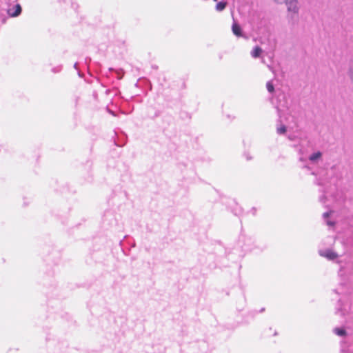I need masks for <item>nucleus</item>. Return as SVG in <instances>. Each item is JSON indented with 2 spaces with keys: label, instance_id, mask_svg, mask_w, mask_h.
<instances>
[{
  "label": "nucleus",
  "instance_id": "obj_1",
  "mask_svg": "<svg viewBox=\"0 0 353 353\" xmlns=\"http://www.w3.org/2000/svg\"><path fill=\"white\" fill-rule=\"evenodd\" d=\"M288 9L290 12L294 13L298 12L297 1L296 0H288L287 1Z\"/></svg>",
  "mask_w": 353,
  "mask_h": 353
},
{
  "label": "nucleus",
  "instance_id": "obj_2",
  "mask_svg": "<svg viewBox=\"0 0 353 353\" xmlns=\"http://www.w3.org/2000/svg\"><path fill=\"white\" fill-rule=\"evenodd\" d=\"M21 12V7L19 4H17L14 8V11L12 12L11 9L8 10V13L12 17H15L19 16Z\"/></svg>",
  "mask_w": 353,
  "mask_h": 353
},
{
  "label": "nucleus",
  "instance_id": "obj_3",
  "mask_svg": "<svg viewBox=\"0 0 353 353\" xmlns=\"http://www.w3.org/2000/svg\"><path fill=\"white\" fill-rule=\"evenodd\" d=\"M232 30L234 34H235L236 37H239L242 36L241 28L236 22L233 23L232 26Z\"/></svg>",
  "mask_w": 353,
  "mask_h": 353
},
{
  "label": "nucleus",
  "instance_id": "obj_4",
  "mask_svg": "<svg viewBox=\"0 0 353 353\" xmlns=\"http://www.w3.org/2000/svg\"><path fill=\"white\" fill-rule=\"evenodd\" d=\"M263 50L259 46H256L251 52L252 57L258 58L261 56Z\"/></svg>",
  "mask_w": 353,
  "mask_h": 353
},
{
  "label": "nucleus",
  "instance_id": "obj_5",
  "mask_svg": "<svg viewBox=\"0 0 353 353\" xmlns=\"http://www.w3.org/2000/svg\"><path fill=\"white\" fill-rule=\"evenodd\" d=\"M226 6H227V3L226 2H223V1L219 2L216 5V9L218 11H222V10H223L225 8Z\"/></svg>",
  "mask_w": 353,
  "mask_h": 353
},
{
  "label": "nucleus",
  "instance_id": "obj_6",
  "mask_svg": "<svg viewBox=\"0 0 353 353\" xmlns=\"http://www.w3.org/2000/svg\"><path fill=\"white\" fill-rule=\"evenodd\" d=\"M325 256L330 259H335L337 257V254L332 251L327 252Z\"/></svg>",
  "mask_w": 353,
  "mask_h": 353
},
{
  "label": "nucleus",
  "instance_id": "obj_7",
  "mask_svg": "<svg viewBox=\"0 0 353 353\" xmlns=\"http://www.w3.org/2000/svg\"><path fill=\"white\" fill-rule=\"evenodd\" d=\"M321 157V153L320 152H316V153L312 154L310 157L309 159H310V161H315V160H316L317 159H319Z\"/></svg>",
  "mask_w": 353,
  "mask_h": 353
},
{
  "label": "nucleus",
  "instance_id": "obj_8",
  "mask_svg": "<svg viewBox=\"0 0 353 353\" xmlns=\"http://www.w3.org/2000/svg\"><path fill=\"white\" fill-rule=\"evenodd\" d=\"M334 332L339 335V336H345L346 335V332L345 330L343 329H341V328H336L334 330Z\"/></svg>",
  "mask_w": 353,
  "mask_h": 353
},
{
  "label": "nucleus",
  "instance_id": "obj_9",
  "mask_svg": "<svg viewBox=\"0 0 353 353\" xmlns=\"http://www.w3.org/2000/svg\"><path fill=\"white\" fill-rule=\"evenodd\" d=\"M267 89L270 92H273L274 90V85L270 82H268L266 85Z\"/></svg>",
  "mask_w": 353,
  "mask_h": 353
},
{
  "label": "nucleus",
  "instance_id": "obj_10",
  "mask_svg": "<svg viewBox=\"0 0 353 353\" xmlns=\"http://www.w3.org/2000/svg\"><path fill=\"white\" fill-rule=\"evenodd\" d=\"M277 132L279 134H284L286 132V128L285 125H281L279 128H277Z\"/></svg>",
  "mask_w": 353,
  "mask_h": 353
},
{
  "label": "nucleus",
  "instance_id": "obj_11",
  "mask_svg": "<svg viewBox=\"0 0 353 353\" xmlns=\"http://www.w3.org/2000/svg\"><path fill=\"white\" fill-rule=\"evenodd\" d=\"M332 213V211H330V212H325L323 214V216L325 217V218H327L330 216V214Z\"/></svg>",
  "mask_w": 353,
  "mask_h": 353
},
{
  "label": "nucleus",
  "instance_id": "obj_12",
  "mask_svg": "<svg viewBox=\"0 0 353 353\" xmlns=\"http://www.w3.org/2000/svg\"><path fill=\"white\" fill-rule=\"evenodd\" d=\"M327 224L330 225H334V222H332V221H327Z\"/></svg>",
  "mask_w": 353,
  "mask_h": 353
},
{
  "label": "nucleus",
  "instance_id": "obj_13",
  "mask_svg": "<svg viewBox=\"0 0 353 353\" xmlns=\"http://www.w3.org/2000/svg\"><path fill=\"white\" fill-rule=\"evenodd\" d=\"M214 1H217V0H213Z\"/></svg>",
  "mask_w": 353,
  "mask_h": 353
}]
</instances>
